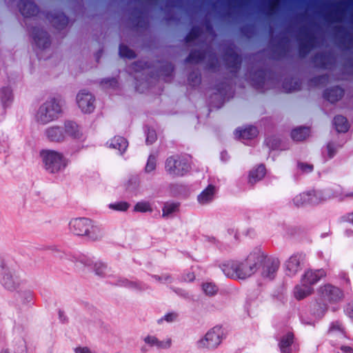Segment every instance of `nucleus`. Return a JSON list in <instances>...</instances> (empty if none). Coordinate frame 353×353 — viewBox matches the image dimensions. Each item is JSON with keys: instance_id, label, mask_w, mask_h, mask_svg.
Returning a JSON list of instances; mask_svg holds the SVG:
<instances>
[{"instance_id": "37998d69", "label": "nucleus", "mask_w": 353, "mask_h": 353, "mask_svg": "<svg viewBox=\"0 0 353 353\" xmlns=\"http://www.w3.org/2000/svg\"><path fill=\"white\" fill-rule=\"evenodd\" d=\"M155 278L161 281H163V282H168L170 280V277L169 276H162V278H161L160 276H155Z\"/></svg>"}, {"instance_id": "72a5a7b5", "label": "nucleus", "mask_w": 353, "mask_h": 353, "mask_svg": "<svg viewBox=\"0 0 353 353\" xmlns=\"http://www.w3.org/2000/svg\"><path fill=\"white\" fill-rule=\"evenodd\" d=\"M119 54L123 57L132 58L134 57V52L127 46H121L119 48Z\"/></svg>"}, {"instance_id": "a878e982", "label": "nucleus", "mask_w": 353, "mask_h": 353, "mask_svg": "<svg viewBox=\"0 0 353 353\" xmlns=\"http://www.w3.org/2000/svg\"><path fill=\"white\" fill-rule=\"evenodd\" d=\"M179 205L177 203H166L163 208V217L168 218L179 211Z\"/></svg>"}, {"instance_id": "c85d7f7f", "label": "nucleus", "mask_w": 353, "mask_h": 353, "mask_svg": "<svg viewBox=\"0 0 353 353\" xmlns=\"http://www.w3.org/2000/svg\"><path fill=\"white\" fill-rule=\"evenodd\" d=\"M1 99L6 105L10 104L13 100L12 90L10 87H5L1 90Z\"/></svg>"}, {"instance_id": "393cba45", "label": "nucleus", "mask_w": 353, "mask_h": 353, "mask_svg": "<svg viewBox=\"0 0 353 353\" xmlns=\"http://www.w3.org/2000/svg\"><path fill=\"white\" fill-rule=\"evenodd\" d=\"M310 134V130L307 128H298L292 130V138L296 141L306 139Z\"/></svg>"}, {"instance_id": "a19ab883", "label": "nucleus", "mask_w": 353, "mask_h": 353, "mask_svg": "<svg viewBox=\"0 0 353 353\" xmlns=\"http://www.w3.org/2000/svg\"><path fill=\"white\" fill-rule=\"evenodd\" d=\"M299 166L302 170L307 172H311L312 170V166L310 165H305L303 163H301Z\"/></svg>"}, {"instance_id": "a211bd4d", "label": "nucleus", "mask_w": 353, "mask_h": 353, "mask_svg": "<svg viewBox=\"0 0 353 353\" xmlns=\"http://www.w3.org/2000/svg\"><path fill=\"white\" fill-rule=\"evenodd\" d=\"M265 168L263 165L254 168L250 172L249 183L252 185L255 184L265 176Z\"/></svg>"}, {"instance_id": "b1692460", "label": "nucleus", "mask_w": 353, "mask_h": 353, "mask_svg": "<svg viewBox=\"0 0 353 353\" xmlns=\"http://www.w3.org/2000/svg\"><path fill=\"white\" fill-rule=\"evenodd\" d=\"M93 270L94 273L100 276H105L109 272L107 263L101 261L94 262Z\"/></svg>"}, {"instance_id": "f03ea898", "label": "nucleus", "mask_w": 353, "mask_h": 353, "mask_svg": "<svg viewBox=\"0 0 353 353\" xmlns=\"http://www.w3.org/2000/svg\"><path fill=\"white\" fill-rule=\"evenodd\" d=\"M319 300L313 305V312L318 316H322L328 310L330 305L341 302L345 296L343 291L337 286L327 283L319 289Z\"/></svg>"}, {"instance_id": "7ed1b4c3", "label": "nucleus", "mask_w": 353, "mask_h": 353, "mask_svg": "<svg viewBox=\"0 0 353 353\" xmlns=\"http://www.w3.org/2000/svg\"><path fill=\"white\" fill-rule=\"evenodd\" d=\"M63 102L52 98L42 103L37 111L34 119L37 123L46 125L57 119L63 112Z\"/></svg>"}, {"instance_id": "e433bc0d", "label": "nucleus", "mask_w": 353, "mask_h": 353, "mask_svg": "<svg viewBox=\"0 0 353 353\" xmlns=\"http://www.w3.org/2000/svg\"><path fill=\"white\" fill-rule=\"evenodd\" d=\"M157 139L156 133L154 131H149L146 138L148 143H152Z\"/></svg>"}, {"instance_id": "1a4fd4ad", "label": "nucleus", "mask_w": 353, "mask_h": 353, "mask_svg": "<svg viewBox=\"0 0 353 353\" xmlns=\"http://www.w3.org/2000/svg\"><path fill=\"white\" fill-rule=\"evenodd\" d=\"M95 99L89 91L80 90L76 96V103L79 109L84 114L92 113L95 108Z\"/></svg>"}, {"instance_id": "c9c22d12", "label": "nucleus", "mask_w": 353, "mask_h": 353, "mask_svg": "<svg viewBox=\"0 0 353 353\" xmlns=\"http://www.w3.org/2000/svg\"><path fill=\"white\" fill-rule=\"evenodd\" d=\"M74 353H96L87 346H77L73 348Z\"/></svg>"}, {"instance_id": "a18cd8bd", "label": "nucleus", "mask_w": 353, "mask_h": 353, "mask_svg": "<svg viewBox=\"0 0 353 353\" xmlns=\"http://www.w3.org/2000/svg\"><path fill=\"white\" fill-rule=\"evenodd\" d=\"M335 327H337V329H339V330H341V327H340L339 325H334V326L332 327V330H334Z\"/></svg>"}, {"instance_id": "9d476101", "label": "nucleus", "mask_w": 353, "mask_h": 353, "mask_svg": "<svg viewBox=\"0 0 353 353\" xmlns=\"http://www.w3.org/2000/svg\"><path fill=\"white\" fill-rule=\"evenodd\" d=\"M304 256L299 253H295L291 255L284 263V270L289 276L296 275L301 269V264Z\"/></svg>"}, {"instance_id": "7c9ffc66", "label": "nucleus", "mask_w": 353, "mask_h": 353, "mask_svg": "<svg viewBox=\"0 0 353 353\" xmlns=\"http://www.w3.org/2000/svg\"><path fill=\"white\" fill-rule=\"evenodd\" d=\"M257 130L254 127H249L241 132L240 136L243 139H252L256 136Z\"/></svg>"}, {"instance_id": "4be33fe9", "label": "nucleus", "mask_w": 353, "mask_h": 353, "mask_svg": "<svg viewBox=\"0 0 353 353\" xmlns=\"http://www.w3.org/2000/svg\"><path fill=\"white\" fill-rule=\"evenodd\" d=\"M110 146L120 152H123L128 147V142L121 137H115L110 140Z\"/></svg>"}, {"instance_id": "6ab92c4d", "label": "nucleus", "mask_w": 353, "mask_h": 353, "mask_svg": "<svg viewBox=\"0 0 353 353\" xmlns=\"http://www.w3.org/2000/svg\"><path fill=\"white\" fill-rule=\"evenodd\" d=\"M312 291V287L301 282V285H297L294 289V296L296 299L301 300L311 294Z\"/></svg>"}, {"instance_id": "412c9836", "label": "nucleus", "mask_w": 353, "mask_h": 353, "mask_svg": "<svg viewBox=\"0 0 353 353\" xmlns=\"http://www.w3.org/2000/svg\"><path fill=\"white\" fill-rule=\"evenodd\" d=\"M94 261L92 259L86 257H82L76 260L74 267L76 270L80 272H85L87 270L93 265Z\"/></svg>"}, {"instance_id": "f704fd0d", "label": "nucleus", "mask_w": 353, "mask_h": 353, "mask_svg": "<svg viewBox=\"0 0 353 353\" xmlns=\"http://www.w3.org/2000/svg\"><path fill=\"white\" fill-rule=\"evenodd\" d=\"M110 208L119 211H125L128 209L129 204L126 202H121L116 204H112Z\"/></svg>"}, {"instance_id": "f8f14e48", "label": "nucleus", "mask_w": 353, "mask_h": 353, "mask_svg": "<svg viewBox=\"0 0 353 353\" xmlns=\"http://www.w3.org/2000/svg\"><path fill=\"white\" fill-rule=\"evenodd\" d=\"M143 340L145 344L149 347L158 349H168L172 345V339L170 338L160 340L156 336L152 334L146 335Z\"/></svg>"}, {"instance_id": "473e14b6", "label": "nucleus", "mask_w": 353, "mask_h": 353, "mask_svg": "<svg viewBox=\"0 0 353 353\" xmlns=\"http://www.w3.org/2000/svg\"><path fill=\"white\" fill-rule=\"evenodd\" d=\"M157 160L154 156H150L145 165V171L147 172H151L156 168Z\"/></svg>"}, {"instance_id": "bb28decb", "label": "nucleus", "mask_w": 353, "mask_h": 353, "mask_svg": "<svg viewBox=\"0 0 353 353\" xmlns=\"http://www.w3.org/2000/svg\"><path fill=\"white\" fill-rule=\"evenodd\" d=\"M334 125L339 132H345L349 129V124L347 119L342 116H337L334 119Z\"/></svg>"}, {"instance_id": "39448f33", "label": "nucleus", "mask_w": 353, "mask_h": 353, "mask_svg": "<svg viewBox=\"0 0 353 353\" xmlns=\"http://www.w3.org/2000/svg\"><path fill=\"white\" fill-rule=\"evenodd\" d=\"M22 279L20 272L0 263V283L10 292L17 291L21 286Z\"/></svg>"}, {"instance_id": "4c0bfd02", "label": "nucleus", "mask_w": 353, "mask_h": 353, "mask_svg": "<svg viewBox=\"0 0 353 353\" xmlns=\"http://www.w3.org/2000/svg\"><path fill=\"white\" fill-rule=\"evenodd\" d=\"M345 313L349 317L353 319V303L347 305L345 307Z\"/></svg>"}, {"instance_id": "2eb2a0df", "label": "nucleus", "mask_w": 353, "mask_h": 353, "mask_svg": "<svg viewBox=\"0 0 353 353\" xmlns=\"http://www.w3.org/2000/svg\"><path fill=\"white\" fill-rule=\"evenodd\" d=\"M63 128L65 137L68 135L72 139H78L82 136L79 125L74 121L65 122Z\"/></svg>"}, {"instance_id": "ea45409f", "label": "nucleus", "mask_w": 353, "mask_h": 353, "mask_svg": "<svg viewBox=\"0 0 353 353\" xmlns=\"http://www.w3.org/2000/svg\"><path fill=\"white\" fill-rule=\"evenodd\" d=\"M195 279V275L193 272H188L184 274L183 280L187 282L193 281Z\"/></svg>"}, {"instance_id": "f3484780", "label": "nucleus", "mask_w": 353, "mask_h": 353, "mask_svg": "<svg viewBox=\"0 0 353 353\" xmlns=\"http://www.w3.org/2000/svg\"><path fill=\"white\" fill-rule=\"evenodd\" d=\"M214 192H215L214 187L212 185H209L198 196L197 200L199 202V203H201L202 205L208 204V203H210L212 201Z\"/></svg>"}, {"instance_id": "6e6552de", "label": "nucleus", "mask_w": 353, "mask_h": 353, "mask_svg": "<svg viewBox=\"0 0 353 353\" xmlns=\"http://www.w3.org/2000/svg\"><path fill=\"white\" fill-rule=\"evenodd\" d=\"M190 169L188 163L181 157L173 156L168 158L165 162L166 172L172 176H182Z\"/></svg>"}, {"instance_id": "58836bf2", "label": "nucleus", "mask_w": 353, "mask_h": 353, "mask_svg": "<svg viewBox=\"0 0 353 353\" xmlns=\"http://www.w3.org/2000/svg\"><path fill=\"white\" fill-rule=\"evenodd\" d=\"M177 318V315L174 313L168 314L164 316V320L167 322H173Z\"/></svg>"}, {"instance_id": "2f4dec72", "label": "nucleus", "mask_w": 353, "mask_h": 353, "mask_svg": "<svg viewBox=\"0 0 353 353\" xmlns=\"http://www.w3.org/2000/svg\"><path fill=\"white\" fill-rule=\"evenodd\" d=\"M134 211L140 212H152V208L150 203L145 201H141L137 203L134 206Z\"/></svg>"}, {"instance_id": "5701e85b", "label": "nucleus", "mask_w": 353, "mask_h": 353, "mask_svg": "<svg viewBox=\"0 0 353 353\" xmlns=\"http://www.w3.org/2000/svg\"><path fill=\"white\" fill-rule=\"evenodd\" d=\"M293 334L290 333L282 338L280 343V349L282 353H291L290 346L293 343Z\"/></svg>"}, {"instance_id": "f257e3e1", "label": "nucleus", "mask_w": 353, "mask_h": 353, "mask_svg": "<svg viewBox=\"0 0 353 353\" xmlns=\"http://www.w3.org/2000/svg\"><path fill=\"white\" fill-rule=\"evenodd\" d=\"M263 259L260 248L252 250L242 261H228L221 265L224 274L235 279H245L256 272Z\"/></svg>"}, {"instance_id": "49530a36", "label": "nucleus", "mask_w": 353, "mask_h": 353, "mask_svg": "<svg viewBox=\"0 0 353 353\" xmlns=\"http://www.w3.org/2000/svg\"><path fill=\"white\" fill-rule=\"evenodd\" d=\"M21 13H22L23 15H26V16L28 14V13H26V12H25V10H24V9L21 10Z\"/></svg>"}, {"instance_id": "cd10ccee", "label": "nucleus", "mask_w": 353, "mask_h": 353, "mask_svg": "<svg viewBox=\"0 0 353 353\" xmlns=\"http://www.w3.org/2000/svg\"><path fill=\"white\" fill-rule=\"evenodd\" d=\"M294 203L297 206L310 205L309 192L297 194L293 199Z\"/></svg>"}, {"instance_id": "de8ad7c7", "label": "nucleus", "mask_w": 353, "mask_h": 353, "mask_svg": "<svg viewBox=\"0 0 353 353\" xmlns=\"http://www.w3.org/2000/svg\"><path fill=\"white\" fill-rule=\"evenodd\" d=\"M328 151H329L330 154V155H332V154H331L332 151H331V147H330V145H328Z\"/></svg>"}, {"instance_id": "dca6fc26", "label": "nucleus", "mask_w": 353, "mask_h": 353, "mask_svg": "<svg viewBox=\"0 0 353 353\" xmlns=\"http://www.w3.org/2000/svg\"><path fill=\"white\" fill-rule=\"evenodd\" d=\"M310 205H318L330 199L328 192L323 190L309 191Z\"/></svg>"}, {"instance_id": "c03bdc74", "label": "nucleus", "mask_w": 353, "mask_h": 353, "mask_svg": "<svg viewBox=\"0 0 353 353\" xmlns=\"http://www.w3.org/2000/svg\"><path fill=\"white\" fill-rule=\"evenodd\" d=\"M345 219L347 222L353 225V212L347 215Z\"/></svg>"}, {"instance_id": "423d86ee", "label": "nucleus", "mask_w": 353, "mask_h": 353, "mask_svg": "<svg viewBox=\"0 0 353 353\" xmlns=\"http://www.w3.org/2000/svg\"><path fill=\"white\" fill-rule=\"evenodd\" d=\"M260 253L263 255V259L259 263V267H261V276L265 280L272 281L277 274L280 268V261L275 256L268 255L261 249H260Z\"/></svg>"}, {"instance_id": "c756f323", "label": "nucleus", "mask_w": 353, "mask_h": 353, "mask_svg": "<svg viewBox=\"0 0 353 353\" xmlns=\"http://www.w3.org/2000/svg\"><path fill=\"white\" fill-rule=\"evenodd\" d=\"M201 287L203 292L207 296H214L218 292V287L212 282H204Z\"/></svg>"}, {"instance_id": "9b49d317", "label": "nucleus", "mask_w": 353, "mask_h": 353, "mask_svg": "<svg viewBox=\"0 0 353 353\" xmlns=\"http://www.w3.org/2000/svg\"><path fill=\"white\" fill-rule=\"evenodd\" d=\"M90 220L85 218H77L69 223L70 231L77 235L85 236L91 225Z\"/></svg>"}, {"instance_id": "4468645a", "label": "nucleus", "mask_w": 353, "mask_h": 353, "mask_svg": "<svg viewBox=\"0 0 353 353\" xmlns=\"http://www.w3.org/2000/svg\"><path fill=\"white\" fill-rule=\"evenodd\" d=\"M326 273L323 270H307L302 276L301 282L303 284L311 286L318 282L321 278L325 277Z\"/></svg>"}, {"instance_id": "ddd939ff", "label": "nucleus", "mask_w": 353, "mask_h": 353, "mask_svg": "<svg viewBox=\"0 0 353 353\" xmlns=\"http://www.w3.org/2000/svg\"><path fill=\"white\" fill-rule=\"evenodd\" d=\"M45 134L47 139L52 142L61 143L66 140L63 128L61 126L49 127L46 130Z\"/></svg>"}, {"instance_id": "aec40b11", "label": "nucleus", "mask_w": 353, "mask_h": 353, "mask_svg": "<svg viewBox=\"0 0 353 353\" xmlns=\"http://www.w3.org/2000/svg\"><path fill=\"white\" fill-rule=\"evenodd\" d=\"M103 236V231L99 226L94 225L91 221L90 228L86 233L85 236L91 241H99L101 240Z\"/></svg>"}, {"instance_id": "20e7f679", "label": "nucleus", "mask_w": 353, "mask_h": 353, "mask_svg": "<svg viewBox=\"0 0 353 353\" xmlns=\"http://www.w3.org/2000/svg\"><path fill=\"white\" fill-rule=\"evenodd\" d=\"M39 156L45 169L50 173L61 172L68 165L67 159L57 150L44 149L40 151Z\"/></svg>"}, {"instance_id": "79ce46f5", "label": "nucleus", "mask_w": 353, "mask_h": 353, "mask_svg": "<svg viewBox=\"0 0 353 353\" xmlns=\"http://www.w3.org/2000/svg\"><path fill=\"white\" fill-rule=\"evenodd\" d=\"M341 350L342 353H353V349L348 346H342Z\"/></svg>"}, {"instance_id": "0eeeda50", "label": "nucleus", "mask_w": 353, "mask_h": 353, "mask_svg": "<svg viewBox=\"0 0 353 353\" xmlns=\"http://www.w3.org/2000/svg\"><path fill=\"white\" fill-rule=\"evenodd\" d=\"M223 332L221 327L215 326L208 330L203 337L198 341L200 348L213 350L216 348L221 343Z\"/></svg>"}]
</instances>
